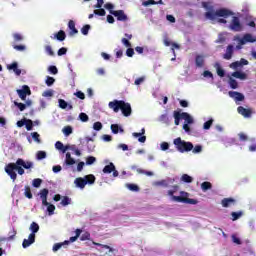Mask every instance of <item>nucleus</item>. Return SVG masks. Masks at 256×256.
Listing matches in <instances>:
<instances>
[{
  "label": "nucleus",
  "instance_id": "nucleus-50",
  "mask_svg": "<svg viewBox=\"0 0 256 256\" xmlns=\"http://www.w3.org/2000/svg\"><path fill=\"white\" fill-rule=\"evenodd\" d=\"M93 244L96 245L97 247H100V248H98V251H103V249H108L109 253H111V251H113V248H111L107 245H103V244H99V243H95V242H93Z\"/></svg>",
  "mask_w": 256,
  "mask_h": 256
},
{
  "label": "nucleus",
  "instance_id": "nucleus-30",
  "mask_svg": "<svg viewBox=\"0 0 256 256\" xmlns=\"http://www.w3.org/2000/svg\"><path fill=\"white\" fill-rule=\"evenodd\" d=\"M110 129L114 135H117L118 133H125V130L123 127L119 126V124H112Z\"/></svg>",
  "mask_w": 256,
  "mask_h": 256
},
{
  "label": "nucleus",
  "instance_id": "nucleus-32",
  "mask_svg": "<svg viewBox=\"0 0 256 256\" xmlns=\"http://www.w3.org/2000/svg\"><path fill=\"white\" fill-rule=\"evenodd\" d=\"M214 67H215V69H216V71H217V75H218L219 77H225V70H223V68H221V63L216 62V63L214 64Z\"/></svg>",
  "mask_w": 256,
  "mask_h": 256
},
{
  "label": "nucleus",
  "instance_id": "nucleus-59",
  "mask_svg": "<svg viewBox=\"0 0 256 256\" xmlns=\"http://www.w3.org/2000/svg\"><path fill=\"white\" fill-rule=\"evenodd\" d=\"M229 85H230L231 89H237V87H239L237 80H235L233 78L229 79Z\"/></svg>",
  "mask_w": 256,
  "mask_h": 256
},
{
  "label": "nucleus",
  "instance_id": "nucleus-51",
  "mask_svg": "<svg viewBox=\"0 0 256 256\" xmlns=\"http://www.w3.org/2000/svg\"><path fill=\"white\" fill-rule=\"evenodd\" d=\"M213 118H210L208 121H206L204 124H203V129L205 131H209V129H211V125H213Z\"/></svg>",
  "mask_w": 256,
  "mask_h": 256
},
{
  "label": "nucleus",
  "instance_id": "nucleus-34",
  "mask_svg": "<svg viewBox=\"0 0 256 256\" xmlns=\"http://www.w3.org/2000/svg\"><path fill=\"white\" fill-rule=\"evenodd\" d=\"M142 5L144 7H149V5H163V0H159L158 2H156L155 0H147L142 2Z\"/></svg>",
  "mask_w": 256,
  "mask_h": 256
},
{
  "label": "nucleus",
  "instance_id": "nucleus-39",
  "mask_svg": "<svg viewBox=\"0 0 256 256\" xmlns=\"http://www.w3.org/2000/svg\"><path fill=\"white\" fill-rule=\"evenodd\" d=\"M66 245H69V241H64L62 243H56L54 244L52 251L57 252L59 251V249H61V247H65Z\"/></svg>",
  "mask_w": 256,
  "mask_h": 256
},
{
  "label": "nucleus",
  "instance_id": "nucleus-8",
  "mask_svg": "<svg viewBox=\"0 0 256 256\" xmlns=\"http://www.w3.org/2000/svg\"><path fill=\"white\" fill-rule=\"evenodd\" d=\"M229 30L239 33L243 31V25H241V20L237 16L232 17V21L229 25Z\"/></svg>",
  "mask_w": 256,
  "mask_h": 256
},
{
  "label": "nucleus",
  "instance_id": "nucleus-7",
  "mask_svg": "<svg viewBox=\"0 0 256 256\" xmlns=\"http://www.w3.org/2000/svg\"><path fill=\"white\" fill-rule=\"evenodd\" d=\"M181 117L184 120L183 129L185 133H187L188 135H191V128L189 127V125H193V123H195L193 116H191L187 112H182Z\"/></svg>",
  "mask_w": 256,
  "mask_h": 256
},
{
  "label": "nucleus",
  "instance_id": "nucleus-3",
  "mask_svg": "<svg viewBox=\"0 0 256 256\" xmlns=\"http://www.w3.org/2000/svg\"><path fill=\"white\" fill-rule=\"evenodd\" d=\"M108 106L114 111V113H119V110H121L124 117H131V113H133L131 104L123 100H114L109 102Z\"/></svg>",
  "mask_w": 256,
  "mask_h": 256
},
{
  "label": "nucleus",
  "instance_id": "nucleus-18",
  "mask_svg": "<svg viewBox=\"0 0 256 256\" xmlns=\"http://www.w3.org/2000/svg\"><path fill=\"white\" fill-rule=\"evenodd\" d=\"M39 196L42 201V205H49V202H47V197L49 196V190L47 188L42 189L39 192Z\"/></svg>",
  "mask_w": 256,
  "mask_h": 256
},
{
  "label": "nucleus",
  "instance_id": "nucleus-4",
  "mask_svg": "<svg viewBox=\"0 0 256 256\" xmlns=\"http://www.w3.org/2000/svg\"><path fill=\"white\" fill-rule=\"evenodd\" d=\"M173 145L179 153H189V151H193V143L187 142L181 139V137L175 138Z\"/></svg>",
  "mask_w": 256,
  "mask_h": 256
},
{
  "label": "nucleus",
  "instance_id": "nucleus-24",
  "mask_svg": "<svg viewBox=\"0 0 256 256\" xmlns=\"http://www.w3.org/2000/svg\"><path fill=\"white\" fill-rule=\"evenodd\" d=\"M50 37L51 39H57V41H65L67 35L65 34V31L60 30L58 33H55Z\"/></svg>",
  "mask_w": 256,
  "mask_h": 256
},
{
  "label": "nucleus",
  "instance_id": "nucleus-36",
  "mask_svg": "<svg viewBox=\"0 0 256 256\" xmlns=\"http://www.w3.org/2000/svg\"><path fill=\"white\" fill-rule=\"evenodd\" d=\"M160 123H164L165 125H171V118L167 114H162L159 117Z\"/></svg>",
  "mask_w": 256,
  "mask_h": 256
},
{
  "label": "nucleus",
  "instance_id": "nucleus-47",
  "mask_svg": "<svg viewBox=\"0 0 256 256\" xmlns=\"http://www.w3.org/2000/svg\"><path fill=\"white\" fill-rule=\"evenodd\" d=\"M60 204L62 205V207H67V205H71V198H69V196H64Z\"/></svg>",
  "mask_w": 256,
  "mask_h": 256
},
{
  "label": "nucleus",
  "instance_id": "nucleus-33",
  "mask_svg": "<svg viewBox=\"0 0 256 256\" xmlns=\"http://www.w3.org/2000/svg\"><path fill=\"white\" fill-rule=\"evenodd\" d=\"M68 151H73L74 155L81 157V150H79V148H77V146L74 144H68Z\"/></svg>",
  "mask_w": 256,
  "mask_h": 256
},
{
  "label": "nucleus",
  "instance_id": "nucleus-54",
  "mask_svg": "<svg viewBox=\"0 0 256 256\" xmlns=\"http://www.w3.org/2000/svg\"><path fill=\"white\" fill-rule=\"evenodd\" d=\"M94 15H98L99 17H105L106 15L105 9L97 8L96 10H94Z\"/></svg>",
  "mask_w": 256,
  "mask_h": 256
},
{
  "label": "nucleus",
  "instance_id": "nucleus-44",
  "mask_svg": "<svg viewBox=\"0 0 256 256\" xmlns=\"http://www.w3.org/2000/svg\"><path fill=\"white\" fill-rule=\"evenodd\" d=\"M173 117H174V120H175L174 121L175 125H179L181 119H183L182 116H181V113L177 112V111H174Z\"/></svg>",
  "mask_w": 256,
  "mask_h": 256
},
{
  "label": "nucleus",
  "instance_id": "nucleus-20",
  "mask_svg": "<svg viewBox=\"0 0 256 256\" xmlns=\"http://www.w3.org/2000/svg\"><path fill=\"white\" fill-rule=\"evenodd\" d=\"M178 191H179L178 185L172 186L171 189L167 191V195L168 197H170L171 201H175L173 197H181V196H175V193H177Z\"/></svg>",
  "mask_w": 256,
  "mask_h": 256
},
{
  "label": "nucleus",
  "instance_id": "nucleus-12",
  "mask_svg": "<svg viewBox=\"0 0 256 256\" xmlns=\"http://www.w3.org/2000/svg\"><path fill=\"white\" fill-rule=\"evenodd\" d=\"M175 203H188L189 205H197V200L192 198L173 197Z\"/></svg>",
  "mask_w": 256,
  "mask_h": 256
},
{
  "label": "nucleus",
  "instance_id": "nucleus-41",
  "mask_svg": "<svg viewBox=\"0 0 256 256\" xmlns=\"http://www.w3.org/2000/svg\"><path fill=\"white\" fill-rule=\"evenodd\" d=\"M36 159H37V161H43V159H47V152H45V151H38L36 153Z\"/></svg>",
  "mask_w": 256,
  "mask_h": 256
},
{
  "label": "nucleus",
  "instance_id": "nucleus-5",
  "mask_svg": "<svg viewBox=\"0 0 256 256\" xmlns=\"http://www.w3.org/2000/svg\"><path fill=\"white\" fill-rule=\"evenodd\" d=\"M95 184V175L89 174L84 177H78L74 180V185L76 189H85L86 185H94Z\"/></svg>",
  "mask_w": 256,
  "mask_h": 256
},
{
  "label": "nucleus",
  "instance_id": "nucleus-29",
  "mask_svg": "<svg viewBox=\"0 0 256 256\" xmlns=\"http://www.w3.org/2000/svg\"><path fill=\"white\" fill-rule=\"evenodd\" d=\"M245 23L247 27H251L252 29L256 28V18L253 16L246 17Z\"/></svg>",
  "mask_w": 256,
  "mask_h": 256
},
{
  "label": "nucleus",
  "instance_id": "nucleus-46",
  "mask_svg": "<svg viewBox=\"0 0 256 256\" xmlns=\"http://www.w3.org/2000/svg\"><path fill=\"white\" fill-rule=\"evenodd\" d=\"M45 84L47 85V87H53V85H55V78L51 76H46Z\"/></svg>",
  "mask_w": 256,
  "mask_h": 256
},
{
  "label": "nucleus",
  "instance_id": "nucleus-21",
  "mask_svg": "<svg viewBox=\"0 0 256 256\" xmlns=\"http://www.w3.org/2000/svg\"><path fill=\"white\" fill-rule=\"evenodd\" d=\"M237 111L240 115H242L243 117H245L246 119H249V117H251V110L244 108L243 106H239L237 108Z\"/></svg>",
  "mask_w": 256,
  "mask_h": 256
},
{
  "label": "nucleus",
  "instance_id": "nucleus-55",
  "mask_svg": "<svg viewBox=\"0 0 256 256\" xmlns=\"http://www.w3.org/2000/svg\"><path fill=\"white\" fill-rule=\"evenodd\" d=\"M146 79H147L146 76L139 77L134 81V85H136V86L143 85V83H145Z\"/></svg>",
  "mask_w": 256,
  "mask_h": 256
},
{
  "label": "nucleus",
  "instance_id": "nucleus-27",
  "mask_svg": "<svg viewBox=\"0 0 256 256\" xmlns=\"http://www.w3.org/2000/svg\"><path fill=\"white\" fill-rule=\"evenodd\" d=\"M235 203H236V200L233 198H224L221 201L222 207H225V208L231 207V205H235Z\"/></svg>",
  "mask_w": 256,
  "mask_h": 256
},
{
  "label": "nucleus",
  "instance_id": "nucleus-62",
  "mask_svg": "<svg viewBox=\"0 0 256 256\" xmlns=\"http://www.w3.org/2000/svg\"><path fill=\"white\" fill-rule=\"evenodd\" d=\"M243 66H241V62L240 61H236V62H233L230 64V68L231 69H234V70H237L239 68H241Z\"/></svg>",
  "mask_w": 256,
  "mask_h": 256
},
{
  "label": "nucleus",
  "instance_id": "nucleus-42",
  "mask_svg": "<svg viewBox=\"0 0 256 256\" xmlns=\"http://www.w3.org/2000/svg\"><path fill=\"white\" fill-rule=\"evenodd\" d=\"M43 207H47L48 215H55V205L48 203V205H43Z\"/></svg>",
  "mask_w": 256,
  "mask_h": 256
},
{
  "label": "nucleus",
  "instance_id": "nucleus-26",
  "mask_svg": "<svg viewBox=\"0 0 256 256\" xmlns=\"http://www.w3.org/2000/svg\"><path fill=\"white\" fill-rule=\"evenodd\" d=\"M68 29H70L69 35L71 37H73V35H77V33H79V30H77V28H75V21H73V20H70L68 22Z\"/></svg>",
  "mask_w": 256,
  "mask_h": 256
},
{
  "label": "nucleus",
  "instance_id": "nucleus-63",
  "mask_svg": "<svg viewBox=\"0 0 256 256\" xmlns=\"http://www.w3.org/2000/svg\"><path fill=\"white\" fill-rule=\"evenodd\" d=\"M94 131H101L103 129V124L101 122H95L93 124Z\"/></svg>",
  "mask_w": 256,
  "mask_h": 256
},
{
  "label": "nucleus",
  "instance_id": "nucleus-53",
  "mask_svg": "<svg viewBox=\"0 0 256 256\" xmlns=\"http://www.w3.org/2000/svg\"><path fill=\"white\" fill-rule=\"evenodd\" d=\"M89 31H91V25L86 24L81 28L82 35H89Z\"/></svg>",
  "mask_w": 256,
  "mask_h": 256
},
{
  "label": "nucleus",
  "instance_id": "nucleus-56",
  "mask_svg": "<svg viewBox=\"0 0 256 256\" xmlns=\"http://www.w3.org/2000/svg\"><path fill=\"white\" fill-rule=\"evenodd\" d=\"M24 195L27 199H33V194L31 193V188L29 186H25Z\"/></svg>",
  "mask_w": 256,
  "mask_h": 256
},
{
  "label": "nucleus",
  "instance_id": "nucleus-11",
  "mask_svg": "<svg viewBox=\"0 0 256 256\" xmlns=\"http://www.w3.org/2000/svg\"><path fill=\"white\" fill-rule=\"evenodd\" d=\"M132 137L138 139L139 143H145L147 141V136H145V128H142L140 132H133Z\"/></svg>",
  "mask_w": 256,
  "mask_h": 256
},
{
  "label": "nucleus",
  "instance_id": "nucleus-17",
  "mask_svg": "<svg viewBox=\"0 0 256 256\" xmlns=\"http://www.w3.org/2000/svg\"><path fill=\"white\" fill-rule=\"evenodd\" d=\"M195 65L198 67V69H202V67H205V55L198 54L195 57Z\"/></svg>",
  "mask_w": 256,
  "mask_h": 256
},
{
  "label": "nucleus",
  "instance_id": "nucleus-37",
  "mask_svg": "<svg viewBox=\"0 0 256 256\" xmlns=\"http://www.w3.org/2000/svg\"><path fill=\"white\" fill-rule=\"evenodd\" d=\"M113 171H115V164H113V162H110L109 165H106L103 168V173H106V174L113 173Z\"/></svg>",
  "mask_w": 256,
  "mask_h": 256
},
{
  "label": "nucleus",
  "instance_id": "nucleus-9",
  "mask_svg": "<svg viewBox=\"0 0 256 256\" xmlns=\"http://www.w3.org/2000/svg\"><path fill=\"white\" fill-rule=\"evenodd\" d=\"M16 93L22 101H26L27 95H31V88L27 85H23L21 89L16 90Z\"/></svg>",
  "mask_w": 256,
  "mask_h": 256
},
{
  "label": "nucleus",
  "instance_id": "nucleus-49",
  "mask_svg": "<svg viewBox=\"0 0 256 256\" xmlns=\"http://www.w3.org/2000/svg\"><path fill=\"white\" fill-rule=\"evenodd\" d=\"M232 221H237V219H241L243 217V212H232L231 213Z\"/></svg>",
  "mask_w": 256,
  "mask_h": 256
},
{
  "label": "nucleus",
  "instance_id": "nucleus-61",
  "mask_svg": "<svg viewBox=\"0 0 256 256\" xmlns=\"http://www.w3.org/2000/svg\"><path fill=\"white\" fill-rule=\"evenodd\" d=\"M126 187L127 189H129V191H134V192L139 191V186L135 184H126Z\"/></svg>",
  "mask_w": 256,
  "mask_h": 256
},
{
  "label": "nucleus",
  "instance_id": "nucleus-52",
  "mask_svg": "<svg viewBox=\"0 0 256 256\" xmlns=\"http://www.w3.org/2000/svg\"><path fill=\"white\" fill-rule=\"evenodd\" d=\"M62 131H63L65 137H69V135H71L73 133V128L71 126H66L63 128Z\"/></svg>",
  "mask_w": 256,
  "mask_h": 256
},
{
  "label": "nucleus",
  "instance_id": "nucleus-48",
  "mask_svg": "<svg viewBox=\"0 0 256 256\" xmlns=\"http://www.w3.org/2000/svg\"><path fill=\"white\" fill-rule=\"evenodd\" d=\"M14 235H16L15 231H14V234L9 237H0V247H3V243H7V241H11V239H13Z\"/></svg>",
  "mask_w": 256,
  "mask_h": 256
},
{
  "label": "nucleus",
  "instance_id": "nucleus-2",
  "mask_svg": "<svg viewBox=\"0 0 256 256\" xmlns=\"http://www.w3.org/2000/svg\"><path fill=\"white\" fill-rule=\"evenodd\" d=\"M202 7L207 11L205 13V18L210 21H215L217 17H223V19H227V17H231L235 15L233 11L227 8H219L215 11V7L211 5V2H202Z\"/></svg>",
  "mask_w": 256,
  "mask_h": 256
},
{
  "label": "nucleus",
  "instance_id": "nucleus-16",
  "mask_svg": "<svg viewBox=\"0 0 256 256\" xmlns=\"http://www.w3.org/2000/svg\"><path fill=\"white\" fill-rule=\"evenodd\" d=\"M14 105L19 109V111H25L27 107H31V105H33V101H31V99H28L25 101V104L15 101Z\"/></svg>",
  "mask_w": 256,
  "mask_h": 256
},
{
  "label": "nucleus",
  "instance_id": "nucleus-22",
  "mask_svg": "<svg viewBox=\"0 0 256 256\" xmlns=\"http://www.w3.org/2000/svg\"><path fill=\"white\" fill-rule=\"evenodd\" d=\"M7 69H9V71H14L15 75L18 77L21 75V69H19V64H17V62H13L12 64L8 65Z\"/></svg>",
  "mask_w": 256,
  "mask_h": 256
},
{
  "label": "nucleus",
  "instance_id": "nucleus-6",
  "mask_svg": "<svg viewBox=\"0 0 256 256\" xmlns=\"http://www.w3.org/2000/svg\"><path fill=\"white\" fill-rule=\"evenodd\" d=\"M233 41L238 42V45L235 47V49L240 51V49H243V45H247V43H255L256 37L251 33H246L242 38L240 36H234Z\"/></svg>",
  "mask_w": 256,
  "mask_h": 256
},
{
  "label": "nucleus",
  "instance_id": "nucleus-28",
  "mask_svg": "<svg viewBox=\"0 0 256 256\" xmlns=\"http://www.w3.org/2000/svg\"><path fill=\"white\" fill-rule=\"evenodd\" d=\"M68 147H69V144L65 146L62 144L61 141H57L55 143V149H57V151H61L63 154L67 153Z\"/></svg>",
  "mask_w": 256,
  "mask_h": 256
},
{
  "label": "nucleus",
  "instance_id": "nucleus-23",
  "mask_svg": "<svg viewBox=\"0 0 256 256\" xmlns=\"http://www.w3.org/2000/svg\"><path fill=\"white\" fill-rule=\"evenodd\" d=\"M229 97H231L235 101H243L245 99V96L243 94L235 91H230Z\"/></svg>",
  "mask_w": 256,
  "mask_h": 256
},
{
  "label": "nucleus",
  "instance_id": "nucleus-15",
  "mask_svg": "<svg viewBox=\"0 0 256 256\" xmlns=\"http://www.w3.org/2000/svg\"><path fill=\"white\" fill-rule=\"evenodd\" d=\"M110 15L117 17L118 21H127V15L123 10L110 11Z\"/></svg>",
  "mask_w": 256,
  "mask_h": 256
},
{
  "label": "nucleus",
  "instance_id": "nucleus-35",
  "mask_svg": "<svg viewBox=\"0 0 256 256\" xmlns=\"http://www.w3.org/2000/svg\"><path fill=\"white\" fill-rule=\"evenodd\" d=\"M232 77H235L236 79H241V81H245V79H247V74L240 71H236L232 73Z\"/></svg>",
  "mask_w": 256,
  "mask_h": 256
},
{
  "label": "nucleus",
  "instance_id": "nucleus-60",
  "mask_svg": "<svg viewBox=\"0 0 256 256\" xmlns=\"http://www.w3.org/2000/svg\"><path fill=\"white\" fill-rule=\"evenodd\" d=\"M48 72L51 73V75H57L59 73V69H57V66H49L48 67Z\"/></svg>",
  "mask_w": 256,
  "mask_h": 256
},
{
  "label": "nucleus",
  "instance_id": "nucleus-64",
  "mask_svg": "<svg viewBox=\"0 0 256 256\" xmlns=\"http://www.w3.org/2000/svg\"><path fill=\"white\" fill-rule=\"evenodd\" d=\"M97 161V158H95L94 156H89L86 159V165H93V163H95Z\"/></svg>",
  "mask_w": 256,
  "mask_h": 256
},
{
  "label": "nucleus",
  "instance_id": "nucleus-31",
  "mask_svg": "<svg viewBox=\"0 0 256 256\" xmlns=\"http://www.w3.org/2000/svg\"><path fill=\"white\" fill-rule=\"evenodd\" d=\"M29 231H31L30 235H33V237H35V234L39 233V224H37L36 222H32L29 227Z\"/></svg>",
  "mask_w": 256,
  "mask_h": 256
},
{
  "label": "nucleus",
  "instance_id": "nucleus-58",
  "mask_svg": "<svg viewBox=\"0 0 256 256\" xmlns=\"http://www.w3.org/2000/svg\"><path fill=\"white\" fill-rule=\"evenodd\" d=\"M45 53H46V55H49L50 57H53L55 55L53 48L49 45L45 46Z\"/></svg>",
  "mask_w": 256,
  "mask_h": 256
},
{
  "label": "nucleus",
  "instance_id": "nucleus-45",
  "mask_svg": "<svg viewBox=\"0 0 256 256\" xmlns=\"http://www.w3.org/2000/svg\"><path fill=\"white\" fill-rule=\"evenodd\" d=\"M67 67H68V70L70 71L71 79H73V81H75V79L77 78V73H75V71H73V65L71 63H68Z\"/></svg>",
  "mask_w": 256,
  "mask_h": 256
},
{
  "label": "nucleus",
  "instance_id": "nucleus-10",
  "mask_svg": "<svg viewBox=\"0 0 256 256\" xmlns=\"http://www.w3.org/2000/svg\"><path fill=\"white\" fill-rule=\"evenodd\" d=\"M75 163H77V160L71 157V152H67L65 156V160L63 162V169L65 170L71 169V167H73Z\"/></svg>",
  "mask_w": 256,
  "mask_h": 256
},
{
  "label": "nucleus",
  "instance_id": "nucleus-40",
  "mask_svg": "<svg viewBox=\"0 0 256 256\" xmlns=\"http://www.w3.org/2000/svg\"><path fill=\"white\" fill-rule=\"evenodd\" d=\"M180 181L183 183H193V177L189 176V174H183L180 178Z\"/></svg>",
  "mask_w": 256,
  "mask_h": 256
},
{
  "label": "nucleus",
  "instance_id": "nucleus-14",
  "mask_svg": "<svg viewBox=\"0 0 256 256\" xmlns=\"http://www.w3.org/2000/svg\"><path fill=\"white\" fill-rule=\"evenodd\" d=\"M175 183V178H166L164 180H160L155 182V185L158 187H169V185H173Z\"/></svg>",
  "mask_w": 256,
  "mask_h": 256
},
{
  "label": "nucleus",
  "instance_id": "nucleus-43",
  "mask_svg": "<svg viewBox=\"0 0 256 256\" xmlns=\"http://www.w3.org/2000/svg\"><path fill=\"white\" fill-rule=\"evenodd\" d=\"M213 185L211 184V182H203L201 184V189L202 191L205 193L206 191H209V189H212Z\"/></svg>",
  "mask_w": 256,
  "mask_h": 256
},
{
  "label": "nucleus",
  "instance_id": "nucleus-13",
  "mask_svg": "<svg viewBox=\"0 0 256 256\" xmlns=\"http://www.w3.org/2000/svg\"><path fill=\"white\" fill-rule=\"evenodd\" d=\"M234 51H235V46L231 44L228 45L225 50V53L223 54V59H226V61H230V59L233 58Z\"/></svg>",
  "mask_w": 256,
  "mask_h": 256
},
{
  "label": "nucleus",
  "instance_id": "nucleus-25",
  "mask_svg": "<svg viewBox=\"0 0 256 256\" xmlns=\"http://www.w3.org/2000/svg\"><path fill=\"white\" fill-rule=\"evenodd\" d=\"M58 105L60 109H67L68 111H71V109H73V105L67 103V101H65L64 99H59Z\"/></svg>",
  "mask_w": 256,
  "mask_h": 256
},
{
  "label": "nucleus",
  "instance_id": "nucleus-19",
  "mask_svg": "<svg viewBox=\"0 0 256 256\" xmlns=\"http://www.w3.org/2000/svg\"><path fill=\"white\" fill-rule=\"evenodd\" d=\"M33 243H35V236L30 235L28 236V239H24L22 242V247L23 249H27V247H31V245H33Z\"/></svg>",
  "mask_w": 256,
  "mask_h": 256
},
{
  "label": "nucleus",
  "instance_id": "nucleus-38",
  "mask_svg": "<svg viewBox=\"0 0 256 256\" xmlns=\"http://www.w3.org/2000/svg\"><path fill=\"white\" fill-rule=\"evenodd\" d=\"M31 137L32 139L36 142V143H41V139L39 138V133L37 132H32L31 136H27V139L29 141V143H31Z\"/></svg>",
  "mask_w": 256,
  "mask_h": 256
},
{
  "label": "nucleus",
  "instance_id": "nucleus-57",
  "mask_svg": "<svg viewBox=\"0 0 256 256\" xmlns=\"http://www.w3.org/2000/svg\"><path fill=\"white\" fill-rule=\"evenodd\" d=\"M202 151H203V146L201 145L193 146L192 153H194V155L202 153Z\"/></svg>",
  "mask_w": 256,
  "mask_h": 256
},
{
  "label": "nucleus",
  "instance_id": "nucleus-1",
  "mask_svg": "<svg viewBox=\"0 0 256 256\" xmlns=\"http://www.w3.org/2000/svg\"><path fill=\"white\" fill-rule=\"evenodd\" d=\"M34 167L35 163L33 161L18 158L15 163H8L5 166L4 171L8 177L12 179L13 183H15V181H17V173L18 175H25V169L31 171Z\"/></svg>",
  "mask_w": 256,
  "mask_h": 256
}]
</instances>
